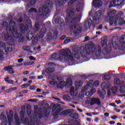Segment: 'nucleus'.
<instances>
[{"mask_svg":"<svg viewBox=\"0 0 125 125\" xmlns=\"http://www.w3.org/2000/svg\"><path fill=\"white\" fill-rule=\"evenodd\" d=\"M28 91H29L27 90L21 91V92H20V94H25V93H28Z\"/></svg>","mask_w":125,"mask_h":125,"instance_id":"obj_58","label":"nucleus"},{"mask_svg":"<svg viewBox=\"0 0 125 125\" xmlns=\"http://www.w3.org/2000/svg\"><path fill=\"white\" fill-rule=\"evenodd\" d=\"M54 71V68L48 67L45 70V72L46 74H51V73H53Z\"/></svg>","mask_w":125,"mask_h":125,"instance_id":"obj_25","label":"nucleus"},{"mask_svg":"<svg viewBox=\"0 0 125 125\" xmlns=\"http://www.w3.org/2000/svg\"><path fill=\"white\" fill-rule=\"evenodd\" d=\"M88 89V86L87 85L86 86H84V87H83L81 90V93H84L86 90Z\"/></svg>","mask_w":125,"mask_h":125,"instance_id":"obj_38","label":"nucleus"},{"mask_svg":"<svg viewBox=\"0 0 125 125\" xmlns=\"http://www.w3.org/2000/svg\"><path fill=\"white\" fill-rule=\"evenodd\" d=\"M62 79V78L61 77V76H57V83H58V82H60Z\"/></svg>","mask_w":125,"mask_h":125,"instance_id":"obj_60","label":"nucleus"},{"mask_svg":"<svg viewBox=\"0 0 125 125\" xmlns=\"http://www.w3.org/2000/svg\"><path fill=\"white\" fill-rule=\"evenodd\" d=\"M92 5L96 8L97 7H101L102 6V1L101 0H93Z\"/></svg>","mask_w":125,"mask_h":125,"instance_id":"obj_15","label":"nucleus"},{"mask_svg":"<svg viewBox=\"0 0 125 125\" xmlns=\"http://www.w3.org/2000/svg\"><path fill=\"white\" fill-rule=\"evenodd\" d=\"M71 113V109L64 110L60 113V116H67Z\"/></svg>","mask_w":125,"mask_h":125,"instance_id":"obj_22","label":"nucleus"},{"mask_svg":"<svg viewBox=\"0 0 125 125\" xmlns=\"http://www.w3.org/2000/svg\"><path fill=\"white\" fill-rule=\"evenodd\" d=\"M72 54L74 58H76L77 60L81 59V55L79 53V50H76V49H73Z\"/></svg>","mask_w":125,"mask_h":125,"instance_id":"obj_17","label":"nucleus"},{"mask_svg":"<svg viewBox=\"0 0 125 125\" xmlns=\"http://www.w3.org/2000/svg\"><path fill=\"white\" fill-rule=\"evenodd\" d=\"M66 86V82H65V81H62L58 84V87H59V88H63Z\"/></svg>","mask_w":125,"mask_h":125,"instance_id":"obj_26","label":"nucleus"},{"mask_svg":"<svg viewBox=\"0 0 125 125\" xmlns=\"http://www.w3.org/2000/svg\"><path fill=\"white\" fill-rule=\"evenodd\" d=\"M66 85L67 86H72L73 84V80L71 78H67L66 79V82L65 83Z\"/></svg>","mask_w":125,"mask_h":125,"instance_id":"obj_27","label":"nucleus"},{"mask_svg":"<svg viewBox=\"0 0 125 125\" xmlns=\"http://www.w3.org/2000/svg\"><path fill=\"white\" fill-rule=\"evenodd\" d=\"M101 87L103 89H106L107 88V83H106V82H103L102 83Z\"/></svg>","mask_w":125,"mask_h":125,"instance_id":"obj_42","label":"nucleus"},{"mask_svg":"<svg viewBox=\"0 0 125 125\" xmlns=\"http://www.w3.org/2000/svg\"><path fill=\"white\" fill-rule=\"evenodd\" d=\"M104 77L105 81H110L111 80V76L109 75H104Z\"/></svg>","mask_w":125,"mask_h":125,"instance_id":"obj_47","label":"nucleus"},{"mask_svg":"<svg viewBox=\"0 0 125 125\" xmlns=\"http://www.w3.org/2000/svg\"><path fill=\"white\" fill-rule=\"evenodd\" d=\"M10 22H9V27H8V22L6 21H4L2 23V28L6 27V31H7V33L4 35V37L5 38V41L6 42H14V38L13 36L11 35H9L10 33L9 32V29H8L10 28Z\"/></svg>","mask_w":125,"mask_h":125,"instance_id":"obj_6","label":"nucleus"},{"mask_svg":"<svg viewBox=\"0 0 125 125\" xmlns=\"http://www.w3.org/2000/svg\"><path fill=\"white\" fill-rule=\"evenodd\" d=\"M64 1H66L68 0H64ZM78 0H69V1L68 3V5L71 6L75 1H77Z\"/></svg>","mask_w":125,"mask_h":125,"instance_id":"obj_37","label":"nucleus"},{"mask_svg":"<svg viewBox=\"0 0 125 125\" xmlns=\"http://www.w3.org/2000/svg\"><path fill=\"white\" fill-rule=\"evenodd\" d=\"M70 42V40L69 39H66L64 41L63 43L64 44H66V43H68Z\"/></svg>","mask_w":125,"mask_h":125,"instance_id":"obj_63","label":"nucleus"},{"mask_svg":"<svg viewBox=\"0 0 125 125\" xmlns=\"http://www.w3.org/2000/svg\"><path fill=\"white\" fill-rule=\"evenodd\" d=\"M66 13L67 16L65 19V23L69 25L71 32H73L74 36H79L81 34L83 27L82 26H77V23L81 21L82 18L78 17H74L76 13L75 9L73 8H69L66 10Z\"/></svg>","mask_w":125,"mask_h":125,"instance_id":"obj_1","label":"nucleus"},{"mask_svg":"<svg viewBox=\"0 0 125 125\" xmlns=\"http://www.w3.org/2000/svg\"><path fill=\"white\" fill-rule=\"evenodd\" d=\"M13 119L12 117H10L9 116L8 117V125H12L11 124L12 123Z\"/></svg>","mask_w":125,"mask_h":125,"instance_id":"obj_46","label":"nucleus"},{"mask_svg":"<svg viewBox=\"0 0 125 125\" xmlns=\"http://www.w3.org/2000/svg\"><path fill=\"white\" fill-rule=\"evenodd\" d=\"M53 116L55 119H57L58 118V116H59V114L54 112Z\"/></svg>","mask_w":125,"mask_h":125,"instance_id":"obj_55","label":"nucleus"},{"mask_svg":"<svg viewBox=\"0 0 125 125\" xmlns=\"http://www.w3.org/2000/svg\"><path fill=\"white\" fill-rule=\"evenodd\" d=\"M94 84V82H93V80H90L89 82L87 83V85L88 86V87H90V86H92Z\"/></svg>","mask_w":125,"mask_h":125,"instance_id":"obj_41","label":"nucleus"},{"mask_svg":"<svg viewBox=\"0 0 125 125\" xmlns=\"http://www.w3.org/2000/svg\"><path fill=\"white\" fill-rule=\"evenodd\" d=\"M36 0H30L29 2L28 3V6H33V5H35L36 4Z\"/></svg>","mask_w":125,"mask_h":125,"instance_id":"obj_34","label":"nucleus"},{"mask_svg":"<svg viewBox=\"0 0 125 125\" xmlns=\"http://www.w3.org/2000/svg\"><path fill=\"white\" fill-rule=\"evenodd\" d=\"M29 89H30L31 90H35V89H36V86H35V85L30 86L29 87Z\"/></svg>","mask_w":125,"mask_h":125,"instance_id":"obj_59","label":"nucleus"},{"mask_svg":"<svg viewBox=\"0 0 125 125\" xmlns=\"http://www.w3.org/2000/svg\"><path fill=\"white\" fill-rule=\"evenodd\" d=\"M33 12H35V13H37V12H38V11H37V9L31 8L28 10L29 13H33Z\"/></svg>","mask_w":125,"mask_h":125,"instance_id":"obj_39","label":"nucleus"},{"mask_svg":"<svg viewBox=\"0 0 125 125\" xmlns=\"http://www.w3.org/2000/svg\"><path fill=\"white\" fill-rule=\"evenodd\" d=\"M82 4L81 2H78L77 5L76 10L78 12H80L82 9Z\"/></svg>","mask_w":125,"mask_h":125,"instance_id":"obj_32","label":"nucleus"},{"mask_svg":"<svg viewBox=\"0 0 125 125\" xmlns=\"http://www.w3.org/2000/svg\"><path fill=\"white\" fill-rule=\"evenodd\" d=\"M46 39L47 41H51V40H52V33L51 32H50L47 34Z\"/></svg>","mask_w":125,"mask_h":125,"instance_id":"obj_33","label":"nucleus"},{"mask_svg":"<svg viewBox=\"0 0 125 125\" xmlns=\"http://www.w3.org/2000/svg\"><path fill=\"white\" fill-rule=\"evenodd\" d=\"M29 29H32V28H33V26L32 25V21H27L26 23L25 26L24 24H21L20 27V30L22 34H24L25 32L29 30Z\"/></svg>","mask_w":125,"mask_h":125,"instance_id":"obj_9","label":"nucleus"},{"mask_svg":"<svg viewBox=\"0 0 125 125\" xmlns=\"http://www.w3.org/2000/svg\"><path fill=\"white\" fill-rule=\"evenodd\" d=\"M51 79L52 81L57 82V75H53L51 76Z\"/></svg>","mask_w":125,"mask_h":125,"instance_id":"obj_50","label":"nucleus"},{"mask_svg":"<svg viewBox=\"0 0 125 125\" xmlns=\"http://www.w3.org/2000/svg\"><path fill=\"white\" fill-rule=\"evenodd\" d=\"M49 83L51 85H55V84H56V83H57V82H55V81L52 80V81H49Z\"/></svg>","mask_w":125,"mask_h":125,"instance_id":"obj_53","label":"nucleus"},{"mask_svg":"<svg viewBox=\"0 0 125 125\" xmlns=\"http://www.w3.org/2000/svg\"><path fill=\"white\" fill-rule=\"evenodd\" d=\"M100 17H101V13H100L99 15L97 14V15L94 16L93 18V22H96V21L100 19Z\"/></svg>","mask_w":125,"mask_h":125,"instance_id":"obj_28","label":"nucleus"},{"mask_svg":"<svg viewBox=\"0 0 125 125\" xmlns=\"http://www.w3.org/2000/svg\"><path fill=\"white\" fill-rule=\"evenodd\" d=\"M58 5L59 6H62L63 4V0H57Z\"/></svg>","mask_w":125,"mask_h":125,"instance_id":"obj_43","label":"nucleus"},{"mask_svg":"<svg viewBox=\"0 0 125 125\" xmlns=\"http://www.w3.org/2000/svg\"><path fill=\"white\" fill-rule=\"evenodd\" d=\"M46 113H47V110L45 107H43L42 108V113H38V114H35L34 115V119H36L38 121V119H42V115L44 117L46 116Z\"/></svg>","mask_w":125,"mask_h":125,"instance_id":"obj_10","label":"nucleus"},{"mask_svg":"<svg viewBox=\"0 0 125 125\" xmlns=\"http://www.w3.org/2000/svg\"><path fill=\"white\" fill-rule=\"evenodd\" d=\"M87 23H88V27H90L91 26V23H92V21L91 20H89L87 21Z\"/></svg>","mask_w":125,"mask_h":125,"instance_id":"obj_57","label":"nucleus"},{"mask_svg":"<svg viewBox=\"0 0 125 125\" xmlns=\"http://www.w3.org/2000/svg\"><path fill=\"white\" fill-rule=\"evenodd\" d=\"M38 101V99H32L28 100V102H37Z\"/></svg>","mask_w":125,"mask_h":125,"instance_id":"obj_56","label":"nucleus"},{"mask_svg":"<svg viewBox=\"0 0 125 125\" xmlns=\"http://www.w3.org/2000/svg\"><path fill=\"white\" fill-rule=\"evenodd\" d=\"M85 47V49H84L83 52L81 53V55L85 61L89 60V55L96 56L97 57H99L101 55L102 50L99 45L95 46L94 43L91 42L89 44H86Z\"/></svg>","mask_w":125,"mask_h":125,"instance_id":"obj_2","label":"nucleus"},{"mask_svg":"<svg viewBox=\"0 0 125 125\" xmlns=\"http://www.w3.org/2000/svg\"><path fill=\"white\" fill-rule=\"evenodd\" d=\"M61 111H62V108L61 107H59L58 109H57L55 110V113H57V114H59V113H60V112H61Z\"/></svg>","mask_w":125,"mask_h":125,"instance_id":"obj_54","label":"nucleus"},{"mask_svg":"<svg viewBox=\"0 0 125 125\" xmlns=\"http://www.w3.org/2000/svg\"><path fill=\"white\" fill-rule=\"evenodd\" d=\"M62 98L64 100H67V101H69L70 100L71 98L70 97V96L69 95H64L63 96Z\"/></svg>","mask_w":125,"mask_h":125,"instance_id":"obj_36","label":"nucleus"},{"mask_svg":"<svg viewBox=\"0 0 125 125\" xmlns=\"http://www.w3.org/2000/svg\"><path fill=\"white\" fill-rule=\"evenodd\" d=\"M14 67V65H9L7 66H5L3 68V71H7V72H10V71H13L14 69L13 68Z\"/></svg>","mask_w":125,"mask_h":125,"instance_id":"obj_21","label":"nucleus"},{"mask_svg":"<svg viewBox=\"0 0 125 125\" xmlns=\"http://www.w3.org/2000/svg\"><path fill=\"white\" fill-rule=\"evenodd\" d=\"M83 82L82 81H77L76 82V86H78V87H81V86H82V85H83Z\"/></svg>","mask_w":125,"mask_h":125,"instance_id":"obj_40","label":"nucleus"},{"mask_svg":"<svg viewBox=\"0 0 125 125\" xmlns=\"http://www.w3.org/2000/svg\"><path fill=\"white\" fill-rule=\"evenodd\" d=\"M118 42H119V38L117 36H114L112 38V44L113 47L118 45Z\"/></svg>","mask_w":125,"mask_h":125,"instance_id":"obj_20","label":"nucleus"},{"mask_svg":"<svg viewBox=\"0 0 125 125\" xmlns=\"http://www.w3.org/2000/svg\"><path fill=\"white\" fill-rule=\"evenodd\" d=\"M53 23H57V24H60V27H63L65 25V22H64V20L61 19V18H53Z\"/></svg>","mask_w":125,"mask_h":125,"instance_id":"obj_11","label":"nucleus"},{"mask_svg":"<svg viewBox=\"0 0 125 125\" xmlns=\"http://www.w3.org/2000/svg\"><path fill=\"white\" fill-rule=\"evenodd\" d=\"M94 104L98 105V106H100V105H101V101H100V99L98 98H91V103H90L91 106H93V105H94Z\"/></svg>","mask_w":125,"mask_h":125,"instance_id":"obj_12","label":"nucleus"},{"mask_svg":"<svg viewBox=\"0 0 125 125\" xmlns=\"http://www.w3.org/2000/svg\"><path fill=\"white\" fill-rule=\"evenodd\" d=\"M24 119H21V121L24 125H30V121H29V118L28 117H25Z\"/></svg>","mask_w":125,"mask_h":125,"instance_id":"obj_24","label":"nucleus"},{"mask_svg":"<svg viewBox=\"0 0 125 125\" xmlns=\"http://www.w3.org/2000/svg\"><path fill=\"white\" fill-rule=\"evenodd\" d=\"M15 121L16 123V125H20V118H19V116L18 115H15Z\"/></svg>","mask_w":125,"mask_h":125,"instance_id":"obj_29","label":"nucleus"},{"mask_svg":"<svg viewBox=\"0 0 125 125\" xmlns=\"http://www.w3.org/2000/svg\"><path fill=\"white\" fill-rule=\"evenodd\" d=\"M40 30V23L36 22L35 24L34 27L33 29V31L35 32V33H37L38 31Z\"/></svg>","mask_w":125,"mask_h":125,"instance_id":"obj_23","label":"nucleus"},{"mask_svg":"<svg viewBox=\"0 0 125 125\" xmlns=\"http://www.w3.org/2000/svg\"><path fill=\"white\" fill-rule=\"evenodd\" d=\"M107 42L108 40H107L106 39H104L102 42V44L103 47L102 53L104 55H108V54H110V53L112 50L111 45H107Z\"/></svg>","mask_w":125,"mask_h":125,"instance_id":"obj_7","label":"nucleus"},{"mask_svg":"<svg viewBox=\"0 0 125 125\" xmlns=\"http://www.w3.org/2000/svg\"><path fill=\"white\" fill-rule=\"evenodd\" d=\"M120 91L121 92H122V93H125V85H123L120 87Z\"/></svg>","mask_w":125,"mask_h":125,"instance_id":"obj_45","label":"nucleus"},{"mask_svg":"<svg viewBox=\"0 0 125 125\" xmlns=\"http://www.w3.org/2000/svg\"><path fill=\"white\" fill-rule=\"evenodd\" d=\"M51 58L53 60H59V61H62V59H63V58L62 56H60L56 53L52 55Z\"/></svg>","mask_w":125,"mask_h":125,"instance_id":"obj_16","label":"nucleus"},{"mask_svg":"<svg viewBox=\"0 0 125 125\" xmlns=\"http://www.w3.org/2000/svg\"><path fill=\"white\" fill-rule=\"evenodd\" d=\"M9 33L15 39H19V42L23 43L25 42V39L23 35L18 33V30L17 29V25L16 23L13 21H10V27L7 28L8 30Z\"/></svg>","mask_w":125,"mask_h":125,"instance_id":"obj_3","label":"nucleus"},{"mask_svg":"<svg viewBox=\"0 0 125 125\" xmlns=\"http://www.w3.org/2000/svg\"><path fill=\"white\" fill-rule=\"evenodd\" d=\"M35 34L36 32L33 31H29L26 33V39L27 41H32L33 40V38H34V36H35Z\"/></svg>","mask_w":125,"mask_h":125,"instance_id":"obj_13","label":"nucleus"},{"mask_svg":"<svg viewBox=\"0 0 125 125\" xmlns=\"http://www.w3.org/2000/svg\"><path fill=\"white\" fill-rule=\"evenodd\" d=\"M99 96H100V98H102L103 100V99H104V98H105V97H104V95H103V94L102 93H101Z\"/></svg>","mask_w":125,"mask_h":125,"instance_id":"obj_64","label":"nucleus"},{"mask_svg":"<svg viewBox=\"0 0 125 125\" xmlns=\"http://www.w3.org/2000/svg\"><path fill=\"white\" fill-rule=\"evenodd\" d=\"M4 52H6V50L2 46V42H0V59H2L3 57V55L5 54Z\"/></svg>","mask_w":125,"mask_h":125,"instance_id":"obj_14","label":"nucleus"},{"mask_svg":"<svg viewBox=\"0 0 125 125\" xmlns=\"http://www.w3.org/2000/svg\"><path fill=\"white\" fill-rule=\"evenodd\" d=\"M29 125H35V123L33 121V119H31L30 121L29 122Z\"/></svg>","mask_w":125,"mask_h":125,"instance_id":"obj_62","label":"nucleus"},{"mask_svg":"<svg viewBox=\"0 0 125 125\" xmlns=\"http://www.w3.org/2000/svg\"><path fill=\"white\" fill-rule=\"evenodd\" d=\"M46 33V28L43 27L39 32V39H42L44 37V35Z\"/></svg>","mask_w":125,"mask_h":125,"instance_id":"obj_18","label":"nucleus"},{"mask_svg":"<svg viewBox=\"0 0 125 125\" xmlns=\"http://www.w3.org/2000/svg\"><path fill=\"white\" fill-rule=\"evenodd\" d=\"M53 34L54 35H53V38L55 40H56V39H57L58 37V31L57 30H55L53 32Z\"/></svg>","mask_w":125,"mask_h":125,"instance_id":"obj_35","label":"nucleus"},{"mask_svg":"<svg viewBox=\"0 0 125 125\" xmlns=\"http://www.w3.org/2000/svg\"><path fill=\"white\" fill-rule=\"evenodd\" d=\"M20 116L21 118H22V119H24L25 118V113L23 111H21L20 112Z\"/></svg>","mask_w":125,"mask_h":125,"instance_id":"obj_52","label":"nucleus"},{"mask_svg":"<svg viewBox=\"0 0 125 125\" xmlns=\"http://www.w3.org/2000/svg\"><path fill=\"white\" fill-rule=\"evenodd\" d=\"M0 119L1 120V121H4V122H5L6 121V117H5V115L4 114H1L0 116Z\"/></svg>","mask_w":125,"mask_h":125,"instance_id":"obj_44","label":"nucleus"},{"mask_svg":"<svg viewBox=\"0 0 125 125\" xmlns=\"http://www.w3.org/2000/svg\"><path fill=\"white\" fill-rule=\"evenodd\" d=\"M31 85V84L25 83L21 85V88H26V87H29Z\"/></svg>","mask_w":125,"mask_h":125,"instance_id":"obj_51","label":"nucleus"},{"mask_svg":"<svg viewBox=\"0 0 125 125\" xmlns=\"http://www.w3.org/2000/svg\"><path fill=\"white\" fill-rule=\"evenodd\" d=\"M70 93L71 94V95H73V94H74L75 93V88L71 87L70 88Z\"/></svg>","mask_w":125,"mask_h":125,"instance_id":"obj_48","label":"nucleus"},{"mask_svg":"<svg viewBox=\"0 0 125 125\" xmlns=\"http://www.w3.org/2000/svg\"><path fill=\"white\" fill-rule=\"evenodd\" d=\"M39 42L38 38V37H35L33 38V40H32V43H37Z\"/></svg>","mask_w":125,"mask_h":125,"instance_id":"obj_49","label":"nucleus"},{"mask_svg":"<svg viewBox=\"0 0 125 125\" xmlns=\"http://www.w3.org/2000/svg\"><path fill=\"white\" fill-rule=\"evenodd\" d=\"M60 54L67 60H71L74 61V57L72 56L71 50L69 49H65V50H62L60 51Z\"/></svg>","mask_w":125,"mask_h":125,"instance_id":"obj_8","label":"nucleus"},{"mask_svg":"<svg viewBox=\"0 0 125 125\" xmlns=\"http://www.w3.org/2000/svg\"><path fill=\"white\" fill-rule=\"evenodd\" d=\"M106 20L109 22L110 26H112L114 23L115 26H117L118 23L120 26H123V25H125V21L124 18H119L118 21V18L116 19V18H114L113 16L111 17L109 15H108V16L106 17Z\"/></svg>","mask_w":125,"mask_h":125,"instance_id":"obj_5","label":"nucleus"},{"mask_svg":"<svg viewBox=\"0 0 125 125\" xmlns=\"http://www.w3.org/2000/svg\"><path fill=\"white\" fill-rule=\"evenodd\" d=\"M125 42H123L120 43V44L118 46V48L120 49V50H124L125 48Z\"/></svg>","mask_w":125,"mask_h":125,"instance_id":"obj_31","label":"nucleus"},{"mask_svg":"<svg viewBox=\"0 0 125 125\" xmlns=\"http://www.w3.org/2000/svg\"><path fill=\"white\" fill-rule=\"evenodd\" d=\"M53 4L51 1L47 0L45 1V5L42 6V8H40L37 13V16L38 17H42L43 16H46V15L49 14V8H52L53 7Z\"/></svg>","mask_w":125,"mask_h":125,"instance_id":"obj_4","label":"nucleus"},{"mask_svg":"<svg viewBox=\"0 0 125 125\" xmlns=\"http://www.w3.org/2000/svg\"><path fill=\"white\" fill-rule=\"evenodd\" d=\"M48 66H55V64L52 62H50L48 63Z\"/></svg>","mask_w":125,"mask_h":125,"instance_id":"obj_61","label":"nucleus"},{"mask_svg":"<svg viewBox=\"0 0 125 125\" xmlns=\"http://www.w3.org/2000/svg\"><path fill=\"white\" fill-rule=\"evenodd\" d=\"M114 83L118 85V86H121L122 85V83H121V81L120 79L116 78L114 79Z\"/></svg>","mask_w":125,"mask_h":125,"instance_id":"obj_30","label":"nucleus"},{"mask_svg":"<svg viewBox=\"0 0 125 125\" xmlns=\"http://www.w3.org/2000/svg\"><path fill=\"white\" fill-rule=\"evenodd\" d=\"M73 110L70 109V112L69 113V116L72 119H74V120H77L79 119V114H77L76 113L73 112Z\"/></svg>","mask_w":125,"mask_h":125,"instance_id":"obj_19","label":"nucleus"}]
</instances>
